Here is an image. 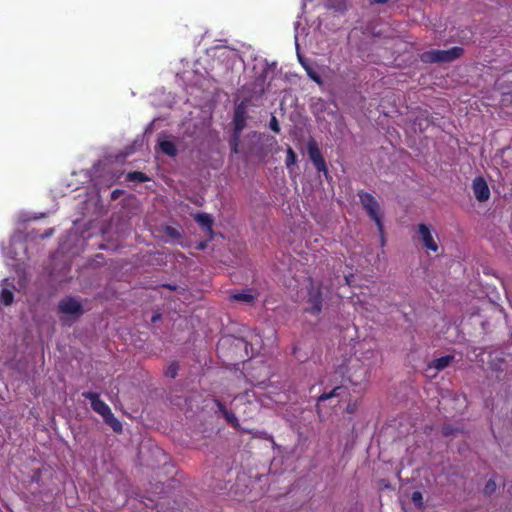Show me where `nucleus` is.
Returning a JSON list of instances; mask_svg holds the SVG:
<instances>
[{
  "label": "nucleus",
  "instance_id": "obj_1",
  "mask_svg": "<svg viewBox=\"0 0 512 512\" xmlns=\"http://www.w3.org/2000/svg\"><path fill=\"white\" fill-rule=\"evenodd\" d=\"M261 339L258 334L244 325L230 322L226 325V346L236 360L246 362L258 351Z\"/></svg>",
  "mask_w": 512,
  "mask_h": 512
},
{
  "label": "nucleus",
  "instance_id": "obj_2",
  "mask_svg": "<svg viewBox=\"0 0 512 512\" xmlns=\"http://www.w3.org/2000/svg\"><path fill=\"white\" fill-rule=\"evenodd\" d=\"M462 48L452 47L447 50H430L421 54V60L425 63L451 62L462 55Z\"/></svg>",
  "mask_w": 512,
  "mask_h": 512
},
{
  "label": "nucleus",
  "instance_id": "obj_3",
  "mask_svg": "<svg viewBox=\"0 0 512 512\" xmlns=\"http://www.w3.org/2000/svg\"><path fill=\"white\" fill-rule=\"evenodd\" d=\"M58 311L62 314L72 316L74 319L79 318L84 313L82 303L72 296L65 297L59 301Z\"/></svg>",
  "mask_w": 512,
  "mask_h": 512
},
{
  "label": "nucleus",
  "instance_id": "obj_4",
  "mask_svg": "<svg viewBox=\"0 0 512 512\" xmlns=\"http://www.w3.org/2000/svg\"><path fill=\"white\" fill-rule=\"evenodd\" d=\"M249 105H250V101L244 100L235 109V114H234L235 132H234V139L232 141V145H236V140H237L239 134L246 126Z\"/></svg>",
  "mask_w": 512,
  "mask_h": 512
},
{
  "label": "nucleus",
  "instance_id": "obj_5",
  "mask_svg": "<svg viewBox=\"0 0 512 512\" xmlns=\"http://www.w3.org/2000/svg\"><path fill=\"white\" fill-rule=\"evenodd\" d=\"M418 234L421 238L423 246L432 251L437 252L439 246L436 241L437 234L432 230L431 226L420 223L418 225Z\"/></svg>",
  "mask_w": 512,
  "mask_h": 512
},
{
  "label": "nucleus",
  "instance_id": "obj_6",
  "mask_svg": "<svg viewBox=\"0 0 512 512\" xmlns=\"http://www.w3.org/2000/svg\"><path fill=\"white\" fill-rule=\"evenodd\" d=\"M360 201L364 208L369 213L370 217L375 221L376 225L382 231V224L380 220L379 214V205L375 198L369 193H360L359 194Z\"/></svg>",
  "mask_w": 512,
  "mask_h": 512
},
{
  "label": "nucleus",
  "instance_id": "obj_7",
  "mask_svg": "<svg viewBox=\"0 0 512 512\" xmlns=\"http://www.w3.org/2000/svg\"><path fill=\"white\" fill-rule=\"evenodd\" d=\"M82 396L90 401L93 411L101 415L102 418L111 411L110 407L101 400L99 393L86 391L82 393Z\"/></svg>",
  "mask_w": 512,
  "mask_h": 512
},
{
  "label": "nucleus",
  "instance_id": "obj_8",
  "mask_svg": "<svg viewBox=\"0 0 512 512\" xmlns=\"http://www.w3.org/2000/svg\"><path fill=\"white\" fill-rule=\"evenodd\" d=\"M308 155L318 171L326 172V164L315 141L308 142Z\"/></svg>",
  "mask_w": 512,
  "mask_h": 512
},
{
  "label": "nucleus",
  "instance_id": "obj_9",
  "mask_svg": "<svg viewBox=\"0 0 512 512\" xmlns=\"http://www.w3.org/2000/svg\"><path fill=\"white\" fill-rule=\"evenodd\" d=\"M472 188H473L474 195L478 201L484 202L489 199L490 190H489V187H488L486 181L483 178L478 177V178L474 179Z\"/></svg>",
  "mask_w": 512,
  "mask_h": 512
},
{
  "label": "nucleus",
  "instance_id": "obj_10",
  "mask_svg": "<svg viewBox=\"0 0 512 512\" xmlns=\"http://www.w3.org/2000/svg\"><path fill=\"white\" fill-rule=\"evenodd\" d=\"M231 62L232 71H241L244 69V61L238 51L226 46V65Z\"/></svg>",
  "mask_w": 512,
  "mask_h": 512
},
{
  "label": "nucleus",
  "instance_id": "obj_11",
  "mask_svg": "<svg viewBox=\"0 0 512 512\" xmlns=\"http://www.w3.org/2000/svg\"><path fill=\"white\" fill-rule=\"evenodd\" d=\"M258 297V293L253 289H244L240 292L233 293L230 300L241 302L244 304H252Z\"/></svg>",
  "mask_w": 512,
  "mask_h": 512
},
{
  "label": "nucleus",
  "instance_id": "obj_12",
  "mask_svg": "<svg viewBox=\"0 0 512 512\" xmlns=\"http://www.w3.org/2000/svg\"><path fill=\"white\" fill-rule=\"evenodd\" d=\"M308 302L310 307H308L307 310L310 313L316 315L321 311V295L318 289H310Z\"/></svg>",
  "mask_w": 512,
  "mask_h": 512
},
{
  "label": "nucleus",
  "instance_id": "obj_13",
  "mask_svg": "<svg viewBox=\"0 0 512 512\" xmlns=\"http://www.w3.org/2000/svg\"><path fill=\"white\" fill-rule=\"evenodd\" d=\"M194 219L201 226V228L205 230L207 234H209L210 238H212V226L214 222L213 218L206 213H197Z\"/></svg>",
  "mask_w": 512,
  "mask_h": 512
},
{
  "label": "nucleus",
  "instance_id": "obj_14",
  "mask_svg": "<svg viewBox=\"0 0 512 512\" xmlns=\"http://www.w3.org/2000/svg\"><path fill=\"white\" fill-rule=\"evenodd\" d=\"M453 357L450 355L440 357L438 359H435L433 362H431L428 366V370L434 369L435 373L438 371L443 370L446 368L450 362L452 361Z\"/></svg>",
  "mask_w": 512,
  "mask_h": 512
},
{
  "label": "nucleus",
  "instance_id": "obj_15",
  "mask_svg": "<svg viewBox=\"0 0 512 512\" xmlns=\"http://www.w3.org/2000/svg\"><path fill=\"white\" fill-rule=\"evenodd\" d=\"M159 147H160V150L170 156V157H175L178 153V150H177V147L176 145L174 144V142L170 141V140H162L159 142Z\"/></svg>",
  "mask_w": 512,
  "mask_h": 512
},
{
  "label": "nucleus",
  "instance_id": "obj_16",
  "mask_svg": "<svg viewBox=\"0 0 512 512\" xmlns=\"http://www.w3.org/2000/svg\"><path fill=\"white\" fill-rule=\"evenodd\" d=\"M103 420L107 425H109L112 428L114 432H122V423L114 416L112 411H110L106 416H104Z\"/></svg>",
  "mask_w": 512,
  "mask_h": 512
},
{
  "label": "nucleus",
  "instance_id": "obj_17",
  "mask_svg": "<svg viewBox=\"0 0 512 512\" xmlns=\"http://www.w3.org/2000/svg\"><path fill=\"white\" fill-rule=\"evenodd\" d=\"M126 180L129 182L143 183L149 181L150 178L144 172L133 171L127 174Z\"/></svg>",
  "mask_w": 512,
  "mask_h": 512
},
{
  "label": "nucleus",
  "instance_id": "obj_18",
  "mask_svg": "<svg viewBox=\"0 0 512 512\" xmlns=\"http://www.w3.org/2000/svg\"><path fill=\"white\" fill-rule=\"evenodd\" d=\"M14 295L8 289H3L1 292V301L4 305L8 306L13 302Z\"/></svg>",
  "mask_w": 512,
  "mask_h": 512
},
{
  "label": "nucleus",
  "instance_id": "obj_19",
  "mask_svg": "<svg viewBox=\"0 0 512 512\" xmlns=\"http://www.w3.org/2000/svg\"><path fill=\"white\" fill-rule=\"evenodd\" d=\"M342 388L341 387H335L330 393H324L321 396H319L318 401H324L327 399H330L332 397H338L341 395Z\"/></svg>",
  "mask_w": 512,
  "mask_h": 512
},
{
  "label": "nucleus",
  "instance_id": "obj_20",
  "mask_svg": "<svg viewBox=\"0 0 512 512\" xmlns=\"http://www.w3.org/2000/svg\"><path fill=\"white\" fill-rule=\"evenodd\" d=\"M179 365L177 362L171 363L165 370V375L170 378H175L178 374Z\"/></svg>",
  "mask_w": 512,
  "mask_h": 512
},
{
  "label": "nucleus",
  "instance_id": "obj_21",
  "mask_svg": "<svg viewBox=\"0 0 512 512\" xmlns=\"http://www.w3.org/2000/svg\"><path fill=\"white\" fill-rule=\"evenodd\" d=\"M296 159H297V157H296L295 152L293 151L292 148L289 147L287 150V157H286V166L288 169L296 163Z\"/></svg>",
  "mask_w": 512,
  "mask_h": 512
},
{
  "label": "nucleus",
  "instance_id": "obj_22",
  "mask_svg": "<svg viewBox=\"0 0 512 512\" xmlns=\"http://www.w3.org/2000/svg\"><path fill=\"white\" fill-rule=\"evenodd\" d=\"M496 487V482L493 479H489L485 484L483 491L486 495H491L496 491Z\"/></svg>",
  "mask_w": 512,
  "mask_h": 512
},
{
  "label": "nucleus",
  "instance_id": "obj_23",
  "mask_svg": "<svg viewBox=\"0 0 512 512\" xmlns=\"http://www.w3.org/2000/svg\"><path fill=\"white\" fill-rule=\"evenodd\" d=\"M308 76L318 84H321L320 76L310 67L305 66Z\"/></svg>",
  "mask_w": 512,
  "mask_h": 512
},
{
  "label": "nucleus",
  "instance_id": "obj_24",
  "mask_svg": "<svg viewBox=\"0 0 512 512\" xmlns=\"http://www.w3.org/2000/svg\"><path fill=\"white\" fill-rule=\"evenodd\" d=\"M165 232L171 238H180L181 237L180 232L172 226H167L165 228Z\"/></svg>",
  "mask_w": 512,
  "mask_h": 512
},
{
  "label": "nucleus",
  "instance_id": "obj_25",
  "mask_svg": "<svg viewBox=\"0 0 512 512\" xmlns=\"http://www.w3.org/2000/svg\"><path fill=\"white\" fill-rule=\"evenodd\" d=\"M270 129L276 133H279L280 132V127H279V123L276 119L275 116H272L271 120H270Z\"/></svg>",
  "mask_w": 512,
  "mask_h": 512
},
{
  "label": "nucleus",
  "instance_id": "obj_26",
  "mask_svg": "<svg viewBox=\"0 0 512 512\" xmlns=\"http://www.w3.org/2000/svg\"><path fill=\"white\" fill-rule=\"evenodd\" d=\"M422 494L419 492V491H415L413 492L412 494V501L418 505V506H421L422 505Z\"/></svg>",
  "mask_w": 512,
  "mask_h": 512
},
{
  "label": "nucleus",
  "instance_id": "obj_27",
  "mask_svg": "<svg viewBox=\"0 0 512 512\" xmlns=\"http://www.w3.org/2000/svg\"><path fill=\"white\" fill-rule=\"evenodd\" d=\"M225 417H226V422L230 423L234 427H237V419L235 418V416L233 414H230L226 411Z\"/></svg>",
  "mask_w": 512,
  "mask_h": 512
},
{
  "label": "nucleus",
  "instance_id": "obj_28",
  "mask_svg": "<svg viewBox=\"0 0 512 512\" xmlns=\"http://www.w3.org/2000/svg\"><path fill=\"white\" fill-rule=\"evenodd\" d=\"M54 232V229L50 228L44 232V234L41 236L42 238L50 237Z\"/></svg>",
  "mask_w": 512,
  "mask_h": 512
},
{
  "label": "nucleus",
  "instance_id": "obj_29",
  "mask_svg": "<svg viewBox=\"0 0 512 512\" xmlns=\"http://www.w3.org/2000/svg\"><path fill=\"white\" fill-rule=\"evenodd\" d=\"M355 409H356V408H355V405H349V406L347 407V411H348L349 413H353V412L355 411Z\"/></svg>",
  "mask_w": 512,
  "mask_h": 512
},
{
  "label": "nucleus",
  "instance_id": "obj_30",
  "mask_svg": "<svg viewBox=\"0 0 512 512\" xmlns=\"http://www.w3.org/2000/svg\"><path fill=\"white\" fill-rule=\"evenodd\" d=\"M217 406L221 412H224V404L222 402L218 401Z\"/></svg>",
  "mask_w": 512,
  "mask_h": 512
},
{
  "label": "nucleus",
  "instance_id": "obj_31",
  "mask_svg": "<svg viewBox=\"0 0 512 512\" xmlns=\"http://www.w3.org/2000/svg\"><path fill=\"white\" fill-rule=\"evenodd\" d=\"M160 317H161V316H160V314H155V315H153V316H152V322H156L157 320H159V319H160Z\"/></svg>",
  "mask_w": 512,
  "mask_h": 512
},
{
  "label": "nucleus",
  "instance_id": "obj_32",
  "mask_svg": "<svg viewBox=\"0 0 512 512\" xmlns=\"http://www.w3.org/2000/svg\"><path fill=\"white\" fill-rule=\"evenodd\" d=\"M373 2L374 3H384V2H386V0H374Z\"/></svg>",
  "mask_w": 512,
  "mask_h": 512
},
{
  "label": "nucleus",
  "instance_id": "obj_33",
  "mask_svg": "<svg viewBox=\"0 0 512 512\" xmlns=\"http://www.w3.org/2000/svg\"><path fill=\"white\" fill-rule=\"evenodd\" d=\"M165 287H167L168 289H171V290H174L175 287L174 286H171V285H164Z\"/></svg>",
  "mask_w": 512,
  "mask_h": 512
},
{
  "label": "nucleus",
  "instance_id": "obj_34",
  "mask_svg": "<svg viewBox=\"0 0 512 512\" xmlns=\"http://www.w3.org/2000/svg\"><path fill=\"white\" fill-rule=\"evenodd\" d=\"M204 247H205V244H203V243H201V244L199 245V248H201V249H203Z\"/></svg>",
  "mask_w": 512,
  "mask_h": 512
}]
</instances>
